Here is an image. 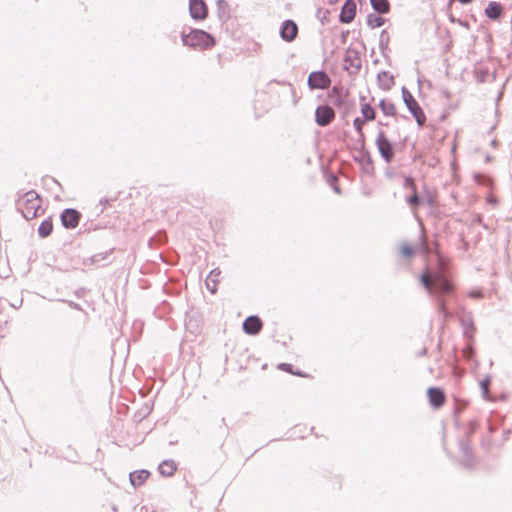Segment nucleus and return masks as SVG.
I'll use <instances>...</instances> for the list:
<instances>
[{
	"label": "nucleus",
	"mask_w": 512,
	"mask_h": 512,
	"mask_svg": "<svg viewBox=\"0 0 512 512\" xmlns=\"http://www.w3.org/2000/svg\"><path fill=\"white\" fill-rule=\"evenodd\" d=\"M420 281L430 295L438 298L437 310L443 314L445 321L451 314L446 309L445 302L441 297L452 292V283L442 271L425 272L421 275Z\"/></svg>",
	"instance_id": "f257e3e1"
},
{
	"label": "nucleus",
	"mask_w": 512,
	"mask_h": 512,
	"mask_svg": "<svg viewBox=\"0 0 512 512\" xmlns=\"http://www.w3.org/2000/svg\"><path fill=\"white\" fill-rule=\"evenodd\" d=\"M183 45L193 49H208L215 44V40L209 33L200 29H191L189 33L181 32Z\"/></svg>",
	"instance_id": "f03ea898"
},
{
	"label": "nucleus",
	"mask_w": 512,
	"mask_h": 512,
	"mask_svg": "<svg viewBox=\"0 0 512 512\" xmlns=\"http://www.w3.org/2000/svg\"><path fill=\"white\" fill-rule=\"evenodd\" d=\"M17 210L22 216L27 219H33L38 215V210L41 208V199L39 194L34 190H30L23 194L16 202Z\"/></svg>",
	"instance_id": "7ed1b4c3"
},
{
	"label": "nucleus",
	"mask_w": 512,
	"mask_h": 512,
	"mask_svg": "<svg viewBox=\"0 0 512 512\" xmlns=\"http://www.w3.org/2000/svg\"><path fill=\"white\" fill-rule=\"evenodd\" d=\"M402 98L403 102L405 103L407 109L412 114V116L415 118L417 124L419 126H423L426 122V116L414 98V96L410 93V91L406 87H402Z\"/></svg>",
	"instance_id": "20e7f679"
},
{
	"label": "nucleus",
	"mask_w": 512,
	"mask_h": 512,
	"mask_svg": "<svg viewBox=\"0 0 512 512\" xmlns=\"http://www.w3.org/2000/svg\"><path fill=\"white\" fill-rule=\"evenodd\" d=\"M376 146L381 157L390 163L394 158V148L392 143L388 140L383 130H380L376 138Z\"/></svg>",
	"instance_id": "39448f33"
},
{
	"label": "nucleus",
	"mask_w": 512,
	"mask_h": 512,
	"mask_svg": "<svg viewBox=\"0 0 512 512\" xmlns=\"http://www.w3.org/2000/svg\"><path fill=\"white\" fill-rule=\"evenodd\" d=\"M362 65V60L359 52L356 49L348 48L344 55V69L349 72V74H357Z\"/></svg>",
	"instance_id": "423d86ee"
},
{
	"label": "nucleus",
	"mask_w": 512,
	"mask_h": 512,
	"mask_svg": "<svg viewBox=\"0 0 512 512\" xmlns=\"http://www.w3.org/2000/svg\"><path fill=\"white\" fill-rule=\"evenodd\" d=\"M307 84L311 90L327 89L331 85V79L324 71H314L309 74Z\"/></svg>",
	"instance_id": "0eeeda50"
},
{
	"label": "nucleus",
	"mask_w": 512,
	"mask_h": 512,
	"mask_svg": "<svg viewBox=\"0 0 512 512\" xmlns=\"http://www.w3.org/2000/svg\"><path fill=\"white\" fill-rule=\"evenodd\" d=\"M334 118L335 112L328 105H320L315 110V122L321 127L328 126Z\"/></svg>",
	"instance_id": "6e6552de"
},
{
	"label": "nucleus",
	"mask_w": 512,
	"mask_h": 512,
	"mask_svg": "<svg viewBox=\"0 0 512 512\" xmlns=\"http://www.w3.org/2000/svg\"><path fill=\"white\" fill-rule=\"evenodd\" d=\"M354 160L358 162L361 166V169L366 174H371L373 171V163L372 158L368 150L364 147V142L362 141L360 149L354 155Z\"/></svg>",
	"instance_id": "1a4fd4ad"
},
{
	"label": "nucleus",
	"mask_w": 512,
	"mask_h": 512,
	"mask_svg": "<svg viewBox=\"0 0 512 512\" xmlns=\"http://www.w3.org/2000/svg\"><path fill=\"white\" fill-rule=\"evenodd\" d=\"M81 213L73 208L64 209L60 215L61 223L66 229H74L78 226Z\"/></svg>",
	"instance_id": "9d476101"
},
{
	"label": "nucleus",
	"mask_w": 512,
	"mask_h": 512,
	"mask_svg": "<svg viewBox=\"0 0 512 512\" xmlns=\"http://www.w3.org/2000/svg\"><path fill=\"white\" fill-rule=\"evenodd\" d=\"M459 449L462 454V465L469 469L473 468L475 465V458L468 438L462 439L459 442Z\"/></svg>",
	"instance_id": "9b49d317"
},
{
	"label": "nucleus",
	"mask_w": 512,
	"mask_h": 512,
	"mask_svg": "<svg viewBox=\"0 0 512 512\" xmlns=\"http://www.w3.org/2000/svg\"><path fill=\"white\" fill-rule=\"evenodd\" d=\"M298 34L297 24L290 19L285 20L280 27V37L286 42H292Z\"/></svg>",
	"instance_id": "f8f14e48"
},
{
	"label": "nucleus",
	"mask_w": 512,
	"mask_h": 512,
	"mask_svg": "<svg viewBox=\"0 0 512 512\" xmlns=\"http://www.w3.org/2000/svg\"><path fill=\"white\" fill-rule=\"evenodd\" d=\"M263 327L262 320L257 315L248 316L242 325L243 331L248 335H257Z\"/></svg>",
	"instance_id": "ddd939ff"
},
{
	"label": "nucleus",
	"mask_w": 512,
	"mask_h": 512,
	"mask_svg": "<svg viewBox=\"0 0 512 512\" xmlns=\"http://www.w3.org/2000/svg\"><path fill=\"white\" fill-rule=\"evenodd\" d=\"M356 16L355 0H346L341 8L339 21L344 24L351 23Z\"/></svg>",
	"instance_id": "4468645a"
},
{
	"label": "nucleus",
	"mask_w": 512,
	"mask_h": 512,
	"mask_svg": "<svg viewBox=\"0 0 512 512\" xmlns=\"http://www.w3.org/2000/svg\"><path fill=\"white\" fill-rule=\"evenodd\" d=\"M189 12L193 19L202 20L206 18L208 10L203 0H190Z\"/></svg>",
	"instance_id": "2eb2a0df"
},
{
	"label": "nucleus",
	"mask_w": 512,
	"mask_h": 512,
	"mask_svg": "<svg viewBox=\"0 0 512 512\" xmlns=\"http://www.w3.org/2000/svg\"><path fill=\"white\" fill-rule=\"evenodd\" d=\"M429 402L434 408H440L445 403V393L437 387H430L427 391Z\"/></svg>",
	"instance_id": "dca6fc26"
},
{
	"label": "nucleus",
	"mask_w": 512,
	"mask_h": 512,
	"mask_svg": "<svg viewBox=\"0 0 512 512\" xmlns=\"http://www.w3.org/2000/svg\"><path fill=\"white\" fill-rule=\"evenodd\" d=\"M460 324L463 329V336L472 341L474 338L475 326L471 314H466L460 318Z\"/></svg>",
	"instance_id": "f3484780"
},
{
	"label": "nucleus",
	"mask_w": 512,
	"mask_h": 512,
	"mask_svg": "<svg viewBox=\"0 0 512 512\" xmlns=\"http://www.w3.org/2000/svg\"><path fill=\"white\" fill-rule=\"evenodd\" d=\"M329 97L333 105L341 107L345 101L346 93L342 87L334 86Z\"/></svg>",
	"instance_id": "a211bd4d"
},
{
	"label": "nucleus",
	"mask_w": 512,
	"mask_h": 512,
	"mask_svg": "<svg viewBox=\"0 0 512 512\" xmlns=\"http://www.w3.org/2000/svg\"><path fill=\"white\" fill-rule=\"evenodd\" d=\"M149 474H150L149 471L144 470V469L131 472L129 475L130 483L134 487H138L145 482V480L148 478Z\"/></svg>",
	"instance_id": "6ab92c4d"
},
{
	"label": "nucleus",
	"mask_w": 512,
	"mask_h": 512,
	"mask_svg": "<svg viewBox=\"0 0 512 512\" xmlns=\"http://www.w3.org/2000/svg\"><path fill=\"white\" fill-rule=\"evenodd\" d=\"M379 86L384 90H389L394 85V77L387 71H381L377 75Z\"/></svg>",
	"instance_id": "aec40b11"
},
{
	"label": "nucleus",
	"mask_w": 512,
	"mask_h": 512,
	"mask_svg": "<svg viewBox=\"0 0 512 512\" xmlns=\"http://www.w3.org/2000/svg\"><path fill=\"white\" fill-rule=\"evenodd\" d=\"M502 13V5L498 2H490L485 8V15L492 20H496Z\"/></svg>",
	"instance_id": "412c9836"
},
{
	"label": "nucleus",
	"mask_w": 512,
	"mask_h": 512,
	"mask_svg": "<svg viewBox=\"0 0 512 512\" xmlns=\"http://www.w3.org/2000/svg\"><path fill=\"white\" fill-rule=\"evenodd\" d=\"M176 469L177 466L173 460H164L158 467L160 474L163 476H172Z\"/></svg>",
	"instance_id": "4be33fe9"
},
{
	"label": "nucleus",
	"mask_w": 512,
	"mask_h": 512,
	"mask_svg": "<svg viewBox=\"0 0 512 512\" xmlns=\"http://www.w3.org/2000/svg\"><path fill=\"white\" fill-rule=\"evenodd\" d=\"M220 273V270L216 268L213 269L207 276L206 287L211 293H215L217 290V277L220 275Z\"/></svg>",
	"instance_id": "5701e85b"
},
{
	"label": "nucleus",
	"mask_w": 512,
	"mask_h": 512,
	"mask_svg": "<svg viewBox=\"0 0 512 512\" xmlns=\"http://www.w3.org/2000/svg\"><path fill=\"white\" fill-rule=\"evenodd\" d=\"M110 255H111V251L97 253V254L89 257L88 259H86L84 261V264L104 265L103 262L107 261Z\"/></svg>",
	"instance_id": "b1692460"
},
{
	"label": "nucleus",
	"mask_w": 512,
	"mask_h": 512,
	"mask_svg": "<svg viewBox=\"0 0 512 512\" xmlns=\"http://www.w3.org/2000/svg\"><path fill=\"white\" fill-rule=\"evenodd\" d=\"M370 4L374 11L378 14H386L390 10L388 0H370Z\"/></svg>",
	"instance_id": "393cba45"
},
{
	"label": "nucleus",
	"mask_w": 512,
	"mask_h": 512,
	"mask_svg": "<svg viewBox=\"0 0 512 512\" xmlns=\"http://www.w3.org/2000/svg\"><path fill=\"white\" fill-rule=\"evenodd\" d=\"M53 231V224L50 218L45 219L41 222L38 228V234L41 238L48 237Z\"/></svg>",
	"instance_id": "a878e982"
},
{
	"label": "nucleus",
	"mask_w": 512,
	"mask_h": 512,
	"mask_svg": "<svg viewBox=\"0 0 512 512\" xmlns=\"http://www.w3.org/2000/svg\"><path fill=\"white\" fill-rule=\"evenodd\" d=\"M379 108L386 116H395L396 115V107L395 105L387 101L386 99H382L379 102Z\"/></svg>",
	"instance_id": "bb28decb"
},
{
	"label": "nucleus",
	"mask_w": 512,
	"mask_h": 512,
	"mask_svg": "<svg viewBox=\"0 0 512 512\" xmlns=\"http://www.w3.org/2000/svg\"><path fill=\"white\" fill-rule=\"evenodd\" d=\"M384 23H385V19L379 15L371 13L367 16V24L372 29L380 27V26L384 25Z\"/></svg>",
	"instance_id": "cd10ccee"
},
{
	"label": "nucleus",
	"mask_w": 512,
	"mask_h": 512,
	"mask_svg": "<svg viewBox=\"0 0 512 512\" xmlns=\"http://www.w3.org/2000/svg\"><path fill=\"white\" fill-rule=\"evenodd\" d=\"M361 113L363 115L362 118L366 121H372L376 116L374 108L368 103H365L361 106Z\"/></svg>",
	"instance_id": "c85d7f7f"
},
{
	"label": "nucleus",
	"mask_w": 512,
	"mask_h": 512,
	"mask_svg": "<svg viewBox=\"0 0 512 512\" xmlns=\"http://www.w3.org/2000/svg\"><path fill=\"white\" fill-rule=\"evenodd\" d=\"M491 385V377L486 376L480 382L481 393L484 399L489 400V388Z\"/></svg>",
	"instance_id": "c756f323"
},
{
	"label": "nucleus",
	"mask_w": 512,
	"mask_h": 512,
	"mask_svg": "<svg viewBox=\"0 0 512 512\" xmlns=\"http://www.w3.org/2000/svg\"><path fill=\"white\" fill-rule=\"evenodd\" d=\"M389 41H390V36H389L388 32L386 30H382V32L380 34V39H379V48L382 53H384V51L388 48Z\"/></svg>",
	"instance_id": "7c9ffc66"
},
{
	"label": "nucleus",
	"mask_w": 512,
	"mask_h": 512,
	"mask_svg": "<svg viewBox=\"0 0 512 512\" xmlns=\"http://www.w3.org/2000/svg\"><path fill=\"white\" fill-rule=\"evenodd\" d=\"M407 203L411 208H416L420 205V197L417 194V191H413V194L407 197Z\"/></svg>",
	"instance_id": "2f4dec72"
},
{
	"label": "nucleus",
	"mask_w": 512,
	"mask_h": 512,
	"mask_svg": "<svg viewBox=\"0 0 512 512\" xmlns=\"http://www.w3.org/2000/svg\"><path fill=\"white\" fill-rule=\"evenodd\" d=\"M366 120H364L363 118H360V117H356L353 121V125H354V128L355 130L360 134V136L363 138V132H362V129H363V125L365 124Z\"/></svg>",
	"instance_id": "473e14b6"
},
{
	"label": "nucleus",
	"mask_w": 512,
	"mask_h": 512,
	"mask_svg": "<svg viewBox=\"0 0 512 512\" xmlns=\"http://www.w3.org/2000/svg\"><path fill=\"white\" fill-rule=\"evenodd\" d=\"M462 354L466 359H472L474 356L473 346L469 343L465 348L462 349Z\"/></svg>",
	"instance_id": "72a5a7b5"
},
{
	"label": "nucleus",
	"mask_w": 512,
	"mask_h": 512,
	"mask_svg": "<svg viewBox=\"0 0 512 512\" xmlns=\"http://www.w3.org/2000/svg\"><path fill=\"white\" fill-rule=\"evenodd\" d=\"M401 254L405 257H410L413 254V249L408 244H403L400 248Z\"/></svg>",
	"instance_id": "f704fd0d"
},
{
	"label": "nucleus",
	"mask_w": 512,
	"mask_h": 512,
	"mask_svg": "<svg viewBox=\"0 0 512 512\" xmlns=\"http://www.w3.org/2000/svg\"><path fill=\"white\" fill-rule=\"evenodd\" d=\"M489 74L487 69H478L476 71V77L479 82H484L486 76Z\"/></svg>",
	"instance_id": "c9c22d12"
},
{
	"label": "nucleus",
	"mask_w": 512,
	"mask_h": 512,
	"mask_svg": "<svg viewBox=\"0 0 512 512\" xmlns=\"http://www.w3.org/2000/svg\"><path fill=\"white\" fill-rule=\"evenodd\" d=\"M404 187L411 189L412 191L416 190V185L414 179L412 177H406L404 181Z\"/></svg>",
	"instance_id": "e433bc0d"
},
{
	"label": "nucleus",
	"mask_w": 512,
	"mask_h": 512,
	"mask_svg": "<svg viewBox=\"0 0 512 512\" xmlns=\"http://www.w3.org/2000/svg\"><path fill=\"white\" fill-rule=\"evenodd\" d=\"M478 427V423L476 420L469 421L468 431H467V437L469 439V436L473 434Z\"/></svg>",
	"instance_id": "4c0bfd02"
},
{
	"label": "nucleus",
	"mask_w": 512,
	"mask_h": 512,
	"mask_svg": "<svg viewBox=\"0 0 512 512\" xmlns=\"http://www.w3.org/2000/svg\"><path fill=\"white\" fill-rule=\"evenodd\" d=\"M278 368L281 369V370H284V371L292 373V365L291 364L281 363V364L278 365ZM293 374L302 376V374L299 373V372H297V373L293 372Z\"/></svg>",
	"instance_id": "58836bf2"
},
{
	"label": "nucleus",
	"mask_w": 512,
	"mask_h": 512,
	"mask_svg": "<svg viewBox=\"0 0 512 512\" xmlns=\"http://www.w3.org/2000/svg\"><path fill=\"white\" fill-rule=\"evenodd\" d=\"M476 224H479L481 226H483V228L487 229V225L483 222V217L481 215H477L473 220H472V226L476 225Z\"/></svg>",
	"instance_id": "ea45409f"
},
{
	"label": "nucleus",
	"mask_w": 512,
	"mask_h": 512,
	"mask_svg": "<svg viewBox=\"0 0 512 512\" xmlns=\"http://www.w3.org/2000/svg\"><path fill=\"white\" fill-rule=\"evenodd\" d=\"M421 246L424 253H428L430 251L427 241L425 239L424 234L421 235Z\"/></svg>",
	"instance_id": "a19ab883"
},
{
	"label": "nucleus",
	"mask_w": 512,
	"mask_h": 512,
	"mask_svg": "<svg viewBox=\"0 0 512 512\" xmlns=\"http://www.w3.org/2000/svg\"><path fill=\"white\" fill-rule=\"evenodd\" d=\"M469 296L471 298H481L482 297V293L480 291H471L469 293Z\"/></svg>",
	"instance_id": "79ce46f5"
},
{
	"label": "nucleus",
	"mask_w": 512,
	"mask_h": 512,
	"mask_svg": "<svg viewBox=\"0 0 512 512\" xmlns=\"http://www.w3.org/2000/svg\"><path fill=\"white\" fill-rule=\"evenodd\" d=\"M23 304V299H19L17 301H15L14 303L11 304V306L15 309H18L22 306Z\"/></svg>",
	"instance_id": "37998d69"
},
{
	"label": "nucleus",
	"mask_w": 512,
	"mask_h": 512,
	"mask_svg": "<svg viewBox=\"0 0 512 512\" xmlns=\"http://www.w3.org/2000/svg\"><path fill=\"white\" fill-rule=\"evenodd\" d=\"M426 353H427L426 348H423V349H421V350L417 353V355H418V356H424V355H426Z\"/></svg>",
	"instance_id": "c03bdc74"
},
{
	"label": "nucleus",
	"mask_w": 512,
	"mask_h": 512,
	"mask_svg": "<svg viewBox=\"0 0 512 512\" xmlns=\"http://www.w3.org/2000/svg\"><path fill=\"white\" fill-rule=\"evenodd\" d=\"M332 186H333V190H334L337 194H340V193H341V190H340L339 186H337V185H333V184H332Z\"/></svg>",
	"instance_id": "a18cd8bd"
},
{
	"label": "nucleus",
	"mask_w": 512,
	"mask_h": 512,
	"mask_svg": "<svg viewBox=\"0 0 512 512\" xmlns=\"http://www.w3.org/2000/svg\"><path fill=\"white\" fill-rule=\"evenodd\" d=\"M488 201H489L490 203H492V204H496V203H497V199H496V198H492V197H491V198H489V200H488Z\"/></svg>",
	"instance_id": "49530a36"
},
{
	"label": "nucleus",
	"mask_w": 512,
	"mask_h": 512,
	"mask_svg": "<svg viewBox=\"0 0 512 512\" xmlns=\"http://www.w3.org/2000/svg\"><path fill=\"white\" fill-rule=\"evenodd\" d=\"M491 146H493V147H496V146H497V140H496V139H493V140L491 141Z\"/></svg>",
	"instance_id": "de8ad7c7"
},
{
	"label": "nucleus",
	"mask_w": 512,
	"mask_h": 512,
	"mask_svg": "<svg viewBox=\"0 0 512 512\" xmlns=\"http://www.w3.org/2000/svg\"><path fill=\"white\" fill-rule=\"evenodd\" d=\"M107 203H108V200H107V199H101V200H100V204H103V205H104V204H107Z\"/></svg>",
	"instance_id": "09e8293b"
},
{
	"label": "nucleus",
	"mask_w": 512,
	"mask_h": 512,
	"mask_svg": "<svg viewBox=\"0 0 512 512\" xmlns=\"http://www.w3.org/2000/svg\"><path fill=\"white\" fill-rule=\"evenodd\" d=\"M331 180H332V182H336L338 179H337V177L335 175H332L331 176Z\"/></svg>",
	"instance_id": "8fccbe9b"
}]
</instances>
